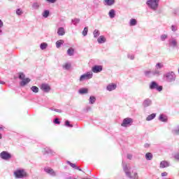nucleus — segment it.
Wrapping results in <instances>:
<instances>
[{"mask_svg":"<svg viewBox=\"0 0 179 179\" xmlns=\"http://www.w3.org/2000/svg\"><path fill=\"white\" fill-rule=\"evenodd\" d=\"M96 103V96H90L89 99V104H94Z\"/></svg>","mask_w":179,"mask_h":179,"instance_id":"nucleus-28","label":"nucleus"},{"mask_svg":"<svg viewBox=\"0 0 179 179\" xmlns=\"http://www.w3.org/2000/svg\"><path fill=\"white\" fill-rule=\"evenodd\" d=\"M174 158L176 159V160H179V153H177L174 155Z\"/></svg>","mask_w":179,"mask_h":179,"instance_id":"nucleus-49","label":"nucleus"},{"mask_svg":"<svg viewBox=\"0 0 179 179\" xmlns=\"http://www.w3.org/2000/svg\"><path fill=\"white\" fill-rule=\"evenodd\" d=\"M31 90L33 92V93H38V88L36 86H32L31 87Z\"/></svg>","mask_w":179,"mask_h":179,"instance_id":"nucleus-42","label":"nucleus"},{"mask_svg":"<svg viewBox=\"0 0 179 179\" xmlns=\"http://www.w3.org/2000/svg\"><path fill=\"white\" fill-rule=\"evenodd\" d=\"M103 71V66L101 65H95L92 67V73H100Z\"/></svg>","mask_w":179,"mask_h":179,"instance_id":"nucleus-11","label":"nucleus"},{"mask_svg":"<svg viewBox=\"0 0 179 179\" xmlns=\"http://www.w3.org/2000/svg\"><path fill=\"white\" fill-rule=\"evenodd\" d=\"M115 3V0H103V5H107V6H113Z\"/></svg>","mask_w":179,"mask_h":179,"instance_id":"nucleus-16","label":"nucleus"},{"mask_svg":"<svg viewBox=\"0 0 179 179\" xmlns=\"http://www.w3.org/2000/svg\"><path fill=\"white\" fill-rule=\"evenodd\" d=\"M124 171L129 178L139 179V176L137 173H134V176H131V168L128 167L127 165H123Z\"/></svg>","mask_w":179,"mask_h":179,"instance_id":"nucleus-5","label":"nucleus"},{"mask_svg":"<svg viewBox=\"0 0 179 179\" xmlns=\"http://www.w3.org/2000/svg\"><path fill=\"white\" fill-rule=\"evenodd\" d=\"M145 159L146 160H152L153 159V155L150 152H147L145 154Z\"/></svg>","mask_w":179,"mask_h":179,"instance_id":"nucleus-33","label":"nucleus"},{"mask_svg":"<svg viewBox=\"0 0 179 179\" xmlns=\"http://www.w3.org/2000/svg\"><path fill=\"white\" fill-rule=\"evenodd\" d=\"M167 37H169V36L166 34L161 35V36H160L161 41H166Z\"/></svg>","mask_w":179,"mask_h":179,"instance_id":"nucleus-39","label":"nucleus"},{"mask_svg":"<svg viewBox=\"0 0 179 179\" xmlns=\"http://www.w3.org/2000/svg\"><path fill=\"white\" fill-rule=\"evenodd\" d=\"M132 122H134V120L131 117H126L123 120L121 126L124 128H127V127H131L132 125Z\"/></svg>","mask_w":179,"mask_h":179,"instance_id":"nucleus-7","label":"nucleus"},{"mask_svg":"<svg viewBox=\"0 0 179 179\" xmlns=\"http://www.w3.org/2000/svg\"><path fill=\"white\" fill-rule=\"evenodd\" d=\"M150 89L151 90L156 89V90H157L158 92H162V90H163V87L159 86V85H157L156 82L152 81L150 84Z\"/></svg>","mask_w":179,"mask_h":179,"instance_id":"nucleus-10","label":"nucleus"},{"mask_svg":"<svg viewBox=\"0 0 179 179\" xmlns=\"http://www.w3.org/2000/svg\"><path fill=\"white\" fill-rule=\"evenodd\" d=\"M169 47L171 48H177L178 47V41H177V38L171 37L169 40Z\"/></svg>","mask_w":179,"mask_h":179,"instance_id":"nucleus-8","label":"nucleus"},{"mask_svg":"<svg viewBox=\"0 0 179 179\" xmlns=\"http://www.w3.org/2000/svg\"><path fill=\"white\" fill-rule=\"evenodd\" d=\"M91 109H92V108H90V107L87 108V110H91Z\"/></svg>","mask_w":179,"mask_h":179,"instance_id":"nucleus-60","label":"nucleus"},{"mask_svg":"<svg viewBox=\"0 0 179 179\" xmlns=\"http://www.w3.org/2000/svg\"><path fill=\"white\" fill-rule=\"evenodd\" d=\"M71 63H65L64 64H63L62 68L66 71H69V69H71Z\"/></svg>","mask_w":179,"mask_h":179,"instance_id":"nucleus-29","label":"nucleus"},{"mask_svg":"<svg viewBox=\"0 0 179 179\" xmlns=\"http://www.w3.org/2000/svg\"><path fill=\"white\" fill-rule=\"evenodd\" d=\"M92 78H93V72L87 71L80 76L79 82H85V80H89V79H92Z\"/></svg>","mask_w":179,"mask_h":179,"instance_id":"nucleus-6","label":"nucleus"},{"mask_svg":"<svg viewBox=\"0 0 179 179\" xmlns=\"http://www.w3.org/2000/svg\"><path fill=\"white\" fill-rule=\"evenodd\" d=\"M116 89L117 85L114 83H110L106 87V90H108V92H113V90H115Z\"/></svg>","mask_w":179,"mask_h":179,"instance_id":"nucleus-14","label":"nucleus"},{"mask_svg":"<svg viewBox=\"0 0 179 179\" xmlns=\"http://www.w3.org/2000/svg\"><path fill=\"white\" fill-rule=\"evenodd\" d=\"M72 23L76 26V24H78L79 23V22H80V19L79 18H74L71 20Z\"/></svg>","mask_w":179,"mask_h":179,"instance_id":"nucleus-37","label":"nucleus"},{"mask_svg":"<svg viewBox=\"0 0 179 179\" xmlns=\"http://www.w3.org/2000/svg\"><path fill=\"white\" fill-rule=\"evenodd\" d=\"M159 121L162 122H167V117L164 115H160L159 117Z\"/></svg>","mask_w":179,"mask_h":179,"instance_id":"nucleus-30","label":"nucleus"},{"mask_svg":"<svg viewBox=\"0 0 179 179\" xmlns=\"http://www.w3.org/2000/svg\"><path fill=\"white\" fill-rule=\"evenodd\" d=\"M67 55H69V57H73V55H75V48H69L67 50Z\"/></svg>","mask_w":179,"mask_h":179,"instance_id":"nucleus-19","label":"nucleus"},{"mask_svg":"<svg viewBox=\"0 0 179 179\" xmlns=\"http://www.w3.org/2000/svg\"><path fill=\"white\" fill-rule=\"evenodd\" d=\"M74 179H77V178H74Z\"/></svg>","mask_w":179,"mask_h":179,"instance_id":"nucleus-62","label":"nucleus"},{"mask_svg":"<svg viewBox=\"0 0 179 179\" xmlns=\"http://www.w3.org/2000/svg\"><path fill=\"white\" fill-rule=\"evenodd\" d=\"M127 57L129 59H131V60L135 59V56L134 55H128Z\"/></svg>","mask_w":179,"mask_h":179,"instance_id":"nucleus-46","label":"nucleus"},{"mask_svg":"<svg viewBox=\"0 0 179 179\" xmlns=\"http://www.w3.org/2000/svg\"><path fill=\"white\" fill-rule=\"evenodd\" d=\"M150 144H149V143H145L144 145V148H150Z\"/></svg>","mask_w":179,"mask_h":179,"instance_id":"nucleus-54","label":"nucleus"},{"mask_svg":"<svg viewBox=\"0 0 179 179\" xmlns=\"http://www.w3.org/2000/svg\"><path fill=\"white\" fill-rule=\"evenodd\" d=\"M13 176L15 179H24L29 177V173L24 169L18 168L14 171Z\"/></svg>","mask_w":179,"mask_h":179,"instance_id":"nucleus-2","label":"nucleus"},{"mask_svg":"<svg viewBox=\"0 0 179 179\" xmlns=\"http://www.w3.org/2000/svg\"><path fill=\"white\" fill-rule=\"evenodd\" d=\"M152 106V101L150 99H146L143 102V106L146 108V107H150Z\"/></svg>","mask_w":179,"mask_h":179,"instance_id":"nucleus-15","label":"nucleus"},{"mask_svg":"<svg viewBox=\"0 0 179 179\" xmlns=\"http://www.w3.org/2000/svg\"><path fill=\"white\" fill-rule=\"evenodd\" d=\"M65 126L68 127L69 128H73V125L71 124V123L69 122V120H66L65 122Z\"/></svg>","mask_w":179,"mask_h":179,"instance_id":"nucleus-43","label":"nucleus"},{"mask_svg":"<svg viewBox=\"0 0 179 179\" xmlns=\"http://www.w3.org/2000/svg\"><path fill=\"white\" fill-rule=\"evenodd\" d=\"M16 13L18 16H20V15H23V11L20 8H17L16 10Z\"/></svg>","mask_w":179,"mask_h":179,"instance_id":"nucleus-44","label":"nucleus"},{"mask_svg":"<svg viewBox=\"0 0 179 179\" xmlns=\"http://www.w3.org/2000/svg\"><path fill=\"white\" fill-rule=\"evenodd\" d=\"M0 157L3 160L8 161L12 159V155L8 152V151H3L0 153Z\"/></svg>","mask_w":179,"mask_h":179,"instance_id":"nucleus-9","label":"nucleus"},{"mask_svg":"<svg viewBox=\"0 0 179 179\" xmlns=\"http://www.w3.org/2000/svg\"><path fill=\"white\" fill-rule=\"evenodd\" d=\"M50 110H51L52 111H54V110H55V108H51Z\"/></svg>","mask_w":179,"mask_h":179,"instance_id":"nucleus-57","label":"nucleus"},{"mask_svg":"<svg viewBox=\"0 0 179 179\" xmlns=\"http://www.w3.org/2000/svg\"><path fill=\"white\" fill-rule=\"evenodd\" d=\"M54 111H55L56 113H62V110H61V109H54Z\"/></svg>","mask_w":179,"mask_h":179,"instance_id":"nucleus-51","label":"nucleus"},{"mask_svg":"<svg viewBox=\"0 0 179 179\" xmlns=\"http://www.w3.org/2000/svg\"><path fill=\"white\" fill-rule=\"evenodd\" d=\"M155 118H156V113H152L146 117V121H152V120H155Z\"/></svg>","mask_w":179,"mask_h":179,"instance_id":"nucleus-26","label":"nucleus"},{"mask_svg":"<svg viewBox=\"0 0 179 179\" xmlns=\"http://www.w3.org/2000/svg\"><path fill=\"white\" fill-rule=\"evenodd\" d=\"M47 47H48V44L47 43H42L40 45L41 50H46Z\"/></svg>","mask_w":179,"mask_h":179,"instance_id":"nucleus-36","label":"nucleus"},{"mask_svg":"<svg viewBox=\"0 0 179 179\" xmlns=\"http://www.w3.org/2000/svg\"><path fill=\"white\" fill-rule=\"evenodd\" d=\"M44 170L45 173H47L48 174H50V176H52V177H55V176H57V172H55L51 168H45Z\"/></svg>","mask_w":179,"mask_h":179,"instance_id":"nucleus-13","label":"nucleus"},{"mask_svg":"<svg viewBox=\"0 0 179 179\" xmlns=\"http://www.w3.org/2000/svg\"><path fill=\"white\" fill-rule=\"evenodd\" d=\"M41 89L43 90V92H45V93H48L50 90H51V87L48 84L43 83L41 85Z\"/></svg>","mask_w":179,"mask_h":179,"instance_id":"nucleus-12","label":"nucleus"},{"mask_svg":"<svg viewBox=\"0 0 179 179\" xmlns=\"http://www.w3.org/2000/svg\"><path fill=\"white\" fill-rule=\"evenodd\" d=\"M0 139H2V134L0 133Z\"/></svg>","mask_w":179,"mask_h":179,"instance_id":"nucleus-58","label":"nucleus"},{"mask_svg":"<svg viewBox=\"0 0 179 179\" xmlns=\"http://www.w3.org/2000/svg\"><path fill=\"white\" fill-rule=\"evenodd\" d=\"M136 24H138V21H136V20L134 18L130 20L129 26H136Z\"/></svg>","mask_w":179,"mask_h":179,"instance_id":"nucleus-32","label":"nucleus"},{"mask_svg":"<svg viewBox=\"0 0 179 179\" xmlns=\"http://www.w3.org/2000/svg\"><path fill=\"white\" fill-rule=\"evenodd\" d=\"M79 94H87L89 93V89L87 88H81L78 90Z\"/></svg>","mask_w":179,"mask_h":179,"instance_id":"nucleus-23","label":"nucleus"},{"mask_svg":"<svg viewBox=\"0 0 179 179\" xmlns=\"http://www.w3.org/2000/svg\"><path fill=\"white\" fill-rule=\"evenodd\" d=\"M18 75H19V79H20V80H23L26 79V76L24 75V73H19Z\"/></svg>","mask_w":179,"mask_h":179,"instance_id":"nucleus-41","label":"nucleus"},{"mask_svg":"<svg viewBox=\"0 0 179 179\" xmlns=\"http://www.w3.org/2000/svg\"><path fill=\"white\" fill-rule=\"evenodd\" d=\"M39 8H40V3L34 2V3H32V9H34V10H37Z\"/></svg>","mask_w":179,"mask_h":179,"instance_id":"nucleus-25","label":"nucleus"},{"mask_svg":"<svg viewBox=\"0 0 179 179\" xmlns=\"http://www.w3.org/2000/svg\"><path fill=\"white\" fill-rule=\"evenodd\" d=\"M160 0H148L146 1L147 6L151 9V10H157L159 9V3Z\"/></svg>","mask_w":179,"mask_h":179,"instance_id":"nucleus-3","label":"nucleus"},{"mask_svg":"<svg viewBox=\"0 0 179 179\" xmlns=\"http://www.w3.org/2000/svg\"><path fill=\"white\" fill-rule=\"evenodd\" d=\"M0 129H2V127H0Z\"/></svg>","mask_w":179,"mask_h":179,"instance_id":"nucleus-61","label":"nucleus"},{"mask_svg":"<svg viewBox=\"0 0 179 179\" xmlns=\"http://www.w3.org/2000/svg\"><path fill=\"white\" fill-rule=\"evenodd\" d=\"M163 68H164V64L162 62H158L155 65V71H144V75L147 78H150L151 74L153 75V76H160V75H162V71H160V69H163Z\"/></svg>","mask_w":179,"mask_h":179,"instance_id":"nucleus-1","label":"nucleus"},{"mask_svg":"<svg viewBox=\"0 0 179 179\" xmlns=\"http://www.w3.org/2000/svg\"><path fill=\"white\" fill-rule=\"evenodd\" d=\"M64 44V40H59L56 42L57 48H59Z\"/></svg>","mask_w":179,"mask_h":179,"instance_id":"nucleus-35","label":"nucleus"},{"mask_svg":"<svg viewBox=\"0 0 179 179\" xmlns=\"http://www.w3.org/2000/svg\"><path fill=\"white\" fill-rule=\"evenodd\" d=\"M54 122L55 124H61V122H59V120L58 118L55 119Z\"/></svg>","mask_w":179,"mask_h":179,"instance_id":"nucleus-48","label":"nucleus"},{"mask_svg":"<svg viewBox=\"0 0 179 179\" xmlns=\"http://www.w3.org/2000/svg\"><path fill=\"white\" fill-rule=\"evenodd\" d=\"M57 35L58 36H65V28L59 27L57 29Z\"/></svg>","mask_w":179,"mask_h":179,"instance_id":"nucleus-21","label":"nucleus"},{"mask_svg":"<svg viewBox=\"0 0 179 179\" xmlns=\"http://www.w3.org/2000/svg\"><path fill=\"white\" fill-rule=\"evenodd\" d=\"M46 2H48L49 3H55L57 0H46Z\"/></svg>","mask_w":179,"mask_h":179,"instance_id":"nucleus-47","label":"nucleus"},{"mask_svg":"<svg viewBox=\"0 0 179 179\" xmlns=\"http://www.w3.org/2000/svg\"><path fill=\"white\" fill-rule=\"evenodd\" d=\"M89 31V27H85L83 31V36L85 37V36H87V32Z\"/></svg>","mask_w":179,"mask_h":179,"instance_id":"nucleus-38","label":"nucleus"},{"mask_svg":"<svg viewBox=\"0 0 179 179\" xmlns=\"http://www.w3.org/2000/svg\"><path fill=\"white\" fill-rule=\"evenodd\" d=\"M171 134L173 135L178 136L179 135V125L176 126L171 130Z\"/></svg>","mask_w":179,"mask_h":179,"instance_id":"nucleus-17","label":"nucleus"},{"mask_svg":"<svg viewBox=\"0 0 179 179\" xmlns=\"http://www.w3.org/2000/svg\"><path fill=\"white\" fill-rule=\"evenodd\" d=\"M42 16L45 17V19L48 17L50 16V10H44L43 13H42Z\"/></svg>","mask_w":179,"mask_h":179,"instance_id":"nucleus-31","label":"nucleus"},{"mask_svg":"<svg viewBox=\"0 0 179 179\" xmlns=\"http://www.w3.org/2000/svg\"><path fill=\"white\" fill-rule=\"evenodd\" d=\"M169 166H170V164L166 161H162L159 164L161 169H166V167H169Z\"/></svg>","mask_w":179,"mask_h":179,"instance_id":"nucleus-20","label":"nucleus"},{"mask_svg":"<svg viewBox=\"0 0 179 179\" xmlns=\"http://www.w3.org/2000/svg\"><path fill=\"white\" fill-rule=\"evenodd\" d=\"M45 153H48V155H55V151H54L51 148H46V149H45Z\"/></svg>","mask_w":179,"mask_h":179,"instance_id":"nucleus-27","label":"nucleus"},{"mask_svg":"<svg viewBox=\"0 0 179 179\" xmlns=\"http://www.w3.org/2000/svg\"><path fill=\"white\" fill-rule=\"evenodd\" d=\"M171 30L173 33H176V31H177V30H178V28L177 25H171Z\"/></svg>","mask_w":179,"mask_h":179,"instance_id":"nucleus-40","label":"nucleus"},{"mask_svg":"<svg viewBox=\"0 0 179 179\" xmlns=\"http://www.w3.org/2000/svg\"><path fill=\"white\" fill-rule=\"evenodd\" d=\"M164 78L169 83H171L173 82H176L177 76L174 71H169L164 75Z\"/></svg>","mask_w":179,"mask_h":179,"instance_id":"nucleus-4","label":"nucleus"},{"mask_svg":"<svg viewBox=\"0 0 179 179\" xmlns=\"http://www.w3.org/2000/svg\"><path fill=\"white\" fill-rule=\"evenodd\" d=\"M30 82V78H24V80H22V81L20 83V86H26L27 83H29Z\"/></svg>","mask_w":179,"mask_h":179,"instance_id":"nucleus-22","label":"nucleus"},{"mask_svg":"<svg viewBox=\"0 0 179 179\" xmlns=\"http://www.w3.org/2000/svg\"><path fill=\"white\" fill-rule=\"evenodd\" d=\"M3 27V22L0 20V29H1Z\"/></svg>","mask_w":179,"mask_h":179,"instance_id":"nucleus-50","label":"nucleus"},{"mask_svg":"<svg viewBox=\"0 0 179 179\" xmlns=\"http://www.w3.org/2000/svg\"><path fill=\"white\" fill-rule=\"evenodd\" d=\"M76 169L79 170V171H82V169H79V167H78V166H76Z\"/></svg>","mask_w":179,"mask_h":179,"instance_id":"nucleus-56","label":"nucleus"},{"mask_svg":"<svg viewBox=\"0 0 179 179\" xmlns=\"http://www.w3.org/2000/svg\"><path fill=\"white\" fill-rule=\"evenodd\" d=\"M167 172H163L162 173V177H167Z\"/></svg>","mask_w":179,"mask_h":179,"instance_id":"nucleus-53","label":"nucleus"},{"mask_svg":"<svg viewBox=\"0 0 179 179\" xmlns=\"http://www.w3.org/2000/svg\"><path fill=\"white\" fill-rule=\"evenodd\" d=\"M93 36L94 38H97V37L100 36V31L99 29H94V31H93Z\"/></svg>","mask_w":179,"mask_h":179,"instance_id":"nucleus-34","label":"nucleus"},{"mask_svg":"<svg viewBox=\"0 0 179 179\" xmlns=\"http://www.w3.org/2000/svg\"><path fill=\"white\" fill-rule=\"evenodd\" d=\"M108 16L110 19H114L115 17V10L111 9L108 13Z\"/></svg>","mask_w":179,"mask_h":179,"instance_id":"nucleus-24","label":"nucleus"},{"mask_svg":"<svg viewBox=\"0 0 179 179\" xmlns=\"http://www.w3.org/2000/svg\"><path fill=\"white\" fill-rule=\"evenodd\" d=\"M0 85H5V82L0 80Z\"/></svg>","mask_w":179,"mask_h":179,"instance_id":"nucleus-55","label":"nucleus"},{"mask_svg":"<svg viewBox=\"0 0 179 179\" xmlns=\"http://www.w3.org/2000/svg\"><path fill=\"white\" fill-rule=\"evenodd\" d=\"M97 41H98L99 44H104V43H106V41H107V38H106L104 36H100L97 38Z\"/></svg>","mask_w":179,"mask_h":179,"instance_id":"nucleus-18","label":"nucleus"},{"mask_svg":"<svg viewBox=\"0 0 179 179\" xmlns=\"http://www.w3.org/2000/svg\"><path fill=\"white\" fill-rule=\"evenodd\" d=\"M67 164H69L71 166V167H72L73 169H76V164H73L72 162L68 161L67 162Z\"/></svg>","mask_w":179,"mask_h":179,"instance_id":"nucleus-45","label":"nucleus"},{"mask_svg":"<svg viewBox=\"0 0 179 179\" xmlns=\"http://www.w3.org/2000/svg\"><path fill=\"white\" fill-rule=\"evenodd\" d=\"M2 34V29H0V35Z\"/></svg>","mask_w":179,"mask_h":179,"instance_id":"nucleus-59","label":"nucleus"},{"mask_svg":"<svg viewBox=\"0 0 179 179\" xmlns=\"http://www.w3.org/2000/svg\"><path fill=\"white\" fill-rule=\"evenodd\" d=\"M127 159H129V160H131L132 159V155L128 154L127 155Z\"/></svg>","mask_w":179,"mask_h":179,"instance_id":"nucleus-52","label":"nucleus"}]
</instances>
